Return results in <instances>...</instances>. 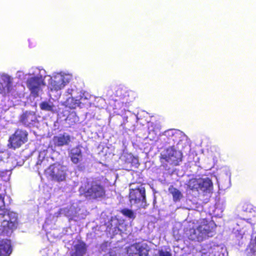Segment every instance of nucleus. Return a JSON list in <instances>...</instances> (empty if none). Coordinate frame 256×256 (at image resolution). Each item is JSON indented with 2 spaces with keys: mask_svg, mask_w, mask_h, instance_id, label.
<instances>
[{
  "mask_svg": "<svg viewBox=\"0 0 256 256\" xmlns=\"http://www.w3.org/2000/svg\"><path fill=\"white\" fill-rule=\"evenodd\" d=\"M216 224L212 220H208L207 218H203L196 228H190L187 236L189 240L198 242H202L210 236L216 228Z\"/></svg>",
  "mask_w": 256,
  "mask_h": 256,
  "instance_id": "obj_1",
  "label": "nucleus"
},
{
  "mask_svg": "<svg viewBox=\"0 0 256 256\" xmlns=\"http://www.w3.org/2000/svg\"><path fill=\"white\" fill-rule=\"evenodd\" d=\"M80 194L86 198L96 200L105 196L104 188L96 180L88 181L79 188Z\"/></svg>",
  "mask_w": 256,
  "mask_h": 256,
  "instance_id": "obj_2",
  "label": "nucleus"
},
{
  "mask_svg": "<svg viewBox=\"0 0 256 256\" xmlns=\"http://www.w3.org/2000/svg\"><path fill=\"white\" fill-rule=\"evenodd\" d=\"M66 166L55 162L48 166L44 172L46 176L52 181L60 182L66 180L67 176Z\"/></svg>",
  "mask_w": 256,
  "mask_h": 256,
  "instance_id": "obj_3",
  "label": "nucleus"
},
{
  "mask_svg": "<svg viewBox=\"0 0 256 256\" xmlns=\"http://www.w3.org/2000/svg\"><path fill=\"white\" fill-rule=\"evenodd\" d=\"M129 202L130 206L140 204L139 208H146L148 204H146V189L143 186L130 188L128 194Z\"/></svg>",
  "mask_w": 256,
  "mask_h": 256,
  "instance_id": "obj_4",
  "label": "nucleus"
},
{
  "mask_svg": "<svg viewBox=\"0 0 256 256\" xmlns=\"http://www.w3.org/2000/svg\"><path fill=\"white\" fill-rule=\"evenodd\" d=\"M28 132L22 128H16L8 138V146L10 148L16 150L20 148L28 140Z\"/></svg>",
  "mask_w": 256,
  "mask_h": 256,
  "instance_id": "obj_5",
  "label": "nucleus"
},
{
  "mask_svg": "<svg viewBox=\"0 0 256 256\" xmlns=\"http://www.w3.org/2000/svg\"><path fill=\"white\" fill-rule=\"evenodd\" d=\"M26 86L34 98L38 96L42 86H46L44 80L42 76H36L28 78L26 82Z\"/></svg>",
  "mask_w": 256,
  "mask_h": 256,
  "instance_id": "obj_6",
  "label": "nucleus"
},
{
  "mask_svg": "<svg viewBox=\"0 0 256 256\" xmlns=\"http://www.w3.org/2000/svg\"><path fill=\"white\" fill-rule=\"evenodd\" d=\"M167 154H162L160 160L162 162H169L173 166L178 165L182 160V154L181 152L174 150L172 148H168L166 150Z\"/></svg>",
  "mask_w": 256,
  "mask_h": 256,
  "instance_id": "obj_7",
  "label": "nucleus"
},
{
  "mask_svg": "<svg viewBox=\"0 0 256 256\" xmlns=\"http://www.w3.org/2000/svg\"><path fill=\"white\" fill-rule=\"evenodd\" d=\"M127 256H149L150 249L146 244L134 243L126 248Z\"/></svg>",
  "mask_w": 256,
  "mask_h": 256,
  "instance_id": "obj_8",
  "label": "nucleus"
},
{
  "mask_svg": "<svg viewBox=\"0 0 256 256\" xmlns=\"http://www.w3.org/2000/svg\"><path fill=\"white\" fill-rule=\"evenodd\" d=\"M68 82L66 76L58 74L51 78L50 84L52 90L57 91L63 88Z\"/></svg>",
  "mask_w": 256,
  "mask_h": 256,
  "instance_id": "obj_9",
  "label": "nucleus"
},
{
  "mask_svg": "<svg viewBox=\"0 0 256 256\" xmlns=\"http://www.w3.org/2000/svg\"><path fill=\"white\" fill-rule=\"evenodd\" d=\"M18 122L24 126L30 128L38 122L34 112L26 111L20 115Z\"/></svg>",
  "mask_w": 256,
  "mask_h": 256,
  "instance_id": "obj_10",
  "label": "nucleus"
},
{
  "mask_svg": "<svg viewBox=\"0 0 256 256\" xmlns=\"http://www.w3.org/2000/svg\"><path fill=\"white\" fill-rule=\"evenodd\" d=\"M52 141L55 147L68 146L71 142V136L69 134L64 132L54 136Z\"/></svg>",
  "mask_w": 256,
  "mask_h": 256,
  "instance_id": "obj_11",
  "label": "nucleus"
},
{
  "mask_svg": "<svg viewBox=\"0 0 256 256\" xmlns=\"http://www.w3.org/2000/svg\"><path fill=\"white\" fill-rule=\"evenodd\" d=\"M164 135L167 138V142L170 144H178L182 140V134L179 130H169L164 132Z\"/></svg>",
  "mask_w": 256,
  "mask_h": 256,
  "instance_id": "obj_12",
  "label": "nucleus"
},
{
  "mask_svg": "<svg viewBox=\"0 0 256 256\" xmlns=\"http://www.w3.org/2000/svg\"><path fill=\"white\" fill-rule=\"evenodd\" d=\"M82 146L78 145L72 148L69 152L68 155L70 160L74 164H78L82 159Z\"/></svg>",
  "mask_w": 256,
  "mask_h": 256,
  "instance_id": "obj_13",
  "label": "nucleus"
},
{
  "mask_svg": "<svg viewBox=\"0 0 256 256\" xmlns=\"http://www.w3.org/2000/svg\"><path fill=\"white\" fill-rule=\"evenodd\" d=\"M12 252L10 240L7 239L0 240V256H8Z\"/></svg>",
  "mask_w": 256,
  "mask_h": 256,
  "instance_id": "obj_14",
  "label": "nucleus"
},
{
  "mask_svg": "<svg viewBox=\"0 0 256 256\" xmlns=\"http://www.w3.org/2000/svg\"><path fill=\"white\" fill-rule=\"evenodd\" d=\"M86 252V246L83 242H80L74 246L70 256H84Z\"/></svg>",
  "mask_w": 256,
  "mask_h": 256,
  "instance_id": "obj_15",
  "label": "nucleus"
},
{
  "mask_svg": "<svg viewBox=\"0 0 256 256\" xmlns=\"http://www.w3.org/2000/svg\"><path fill=\"white\" fill-rule=\"evenodd\" d=\"M200 191L202 192H210L212 189L213 184L212 180L206 178H201L200 180Z\"/></svg>",
  "mask_w": 256,
  "mask_h": 256,
  "instance_id": "obj_16",
  "label": "nucleus"
},
{
  "mask_svg": "<svg viewBox=\"0 0 256 256\" xmlns=\"http://www.w3.org/2000/svg\"><path fill=\"white\" fill-rule=\"evenodd\" d=\"M200 178H192L190 179L186 184L187 190L192 192H199L200 184Z\"/></svg>",
  "mask_w": 256,
  "mask_h": 256,
  "instance_id": "obj_17",
  "label": "nucleus"
},
{
  "mask_svg": "<svg viewBox=\"0 0 256 256\" xmlns=\"http://www.w3.org/2000/svg\"><path fill=\"white\" fill-rule=\"evenodd\" d=\"M0 220H2V222L0 221V222H2V224L0 226L2 227L1 228H0V230H2V233H8L10 230H12L14 226V222L10 220H4V218Z\"/></svg>",
  "mask_w": 256,
  "mask_h": 256,
  "instance_id": "obj_18",
  "label": "nucleus"
},
{
  "mask_svg": "<svg viewBox=\"0 0 256 256\" xmlns=\"http://www.w3.org/2000/svg\"><path fill=\"white\" fill-rule=\"evenodd\" d=\"M168 191L172 194L173 200L174 202L180 201L183 196L182 192L173 186H170L169 187Z\"/></svg>",
  "mask_w": 256,
  "mask_h": 256,
  "instance_id": "obj_19",
  "label": "nucleus"
},
{
  "mask_svg": "<svg viewBox=\"0 0 256 256\" xmlns=\"http://www.w3.org/2000/svg\"><path fill=\"white\" fill-rule=\"evenodd\" d=\"M66 106L70 109H74L80 104V100L74 98L72 96L69 97L66 101Z\"/></svg>",
  "mask_w": 256,
  "mask_h": 256,
  "instance_id": "obj_20",
  "label": "nucleus"
},
{
  "mask_svg": "<svg viewBox=\"0 0 256 256\" xmlns=\"http://www.w3.org/2000/svg\"><path fill=\"white\" fill-rule=\"evenodd\" d=\"M40 107L42 110L52 112L54 111V106L52 102L44 101L40 104Z\"/></svg>",
  "mask_w": 256,
  "mask_h": 256,
  "instance_id": "obj_21",
  "label": "nucleus"
},
{
  "mask_svg": "<svg viewBox=\"0 0 256 256\" xmlns=\"http://www.w3.org/2000/svg\"><path fill=\"white\" fill-rule=\"evenodd\" d=\"M120 212L124 216L129 218L130 219L134 220L136 217V214L134 212L127 208H124L120 210Z\"/></svg>",
  "mask_w": 256,
  "mask_h": 256,
  "instance_id": "obj_22",
  "label": "nucleus"
},
{
  "mask_svg": "<svg viewBox=\"0 0 256 256\" xmlns=\"http://www.w3.org/2000/svg\"><path fill=\"white\" fill-rule=\"evenodd\" d=\"M7 92H10L12 90V80L8 78L6 80V84L5 86Z\"/></svg>",
  "mask_w": 256,
  "mask_h": 256,
  "instance_id": "obj_23",
  "label": "nucleus"
},
{
  "mask_svg": "<svg viewBox=\"0 0 256 256\" xmlns=\"http://www.w3.org/2000/svg\"><path fill=\"white\" fill-rule=\"evenodd\" d=\"M159 256H172V254L170 252L163 251L162 250H160L158 252Z\"/></svg>",
  "mask_w": 256,
  "mask_h": 256,
  "instance_id": "obj_24",
  "label": "nucleus"
},
{
  "mask_svg": "<svg viewBox=\"0 0 256 256\" xmlns=\"http://www.w3.org/2000/svg\"><path fill=\"white\" fill-rule=\"evenodd\" d=\"M4 205V196L0 194V210H2V206Z\"/></svg>",
  "mask_w": 256,
  "mask_h": 256,
  "instance_id": "obj_25",
  "label": "nucleus"
},
{
  "mask_svg": "<svg viewBox=\"0 0 256 256\" xmlns=\"http://www.w3.org/2000/svg\"><path fill=\"white\" fill-rule=\"evenodd\" d=\"M4 214H0V220H2L4 218Z\"/></svg>",
  "mask_w": 256,
  "mask_h": 256,
  "instance_id": "obj_26",
  "label": "nucleus"
},
{
  "mask_svg": "<svg viewBox=\"0 0 256 256\" xmlns=\"http://www.w3.org/2000/svg\"><path fill=\"white\" fill-rule=\"evenodd\" d=\"M72 89H68V92L70 94H72L71 92H72Z\"/></svg>",
  "mask_w": 256,
  "mask_h": 256,
  "instance_id": "obj_27",
  "label": "nucleus"
}]
</instances>
